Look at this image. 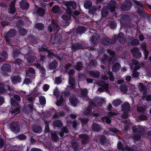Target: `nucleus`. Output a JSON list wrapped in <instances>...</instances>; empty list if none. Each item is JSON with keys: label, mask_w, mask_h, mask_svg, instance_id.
Masks as SVG:
<instances>
[{"label": "nucleus", "mask_w": 151, "mask_h": 151, "mask_svg": "<svg viewBox=\"0 0 151 151\" xmlns=\"http://www.w3.org/2000/svg\"><path fill=\"white\" fill-rule=\"evenodd\" d=\"M61 35L58 33H56L51 35L50 41L54 45L59 43L62 39Z\"/></svg>", "instance_id": "nucleus-4"}, {"label": "nucleus", "mask_w": 151, "mask_h": 151, "mask_svg": "<svg viewBox=\"0 0 151 151\" xmlns=\"http://www.w3.org/2000/svg\"><path fill=\"white\" fill-rule=\"evenodd\" d=\"M50 135L51 137L52 141L56 142L58 140L59 137L56 132L51 131L50 133Z\"/></svg>", "instance_id": "nucleus-25"}, {"label": "nucleus", "mask_w": 151, "mask_h": 151, "mask_svg": "<svg viewBox=\"0 0 151 151\" xmlns=\"http://www.w3.org/2000/svg\"><path fill=\"white\" fill-rule=\"evenodd\" d=\"M34 109L33 104H27L24 107L23 109V111L25 113H28L29 112L31 113L32 112Z\"/></svg>", "instance_id": "nucleus-16"}, {"label": "nucleus", "mask_w": 151, "mask_h": 151, "mask_svg": "<svg viewBox=\"0 0 151 151\" xmlns=\"http://www.w3.org/2000/svg\"><path fill=\"white\" fill-rule=\"evenodd\" d=\"M26 56H27V61L29 63H32L36 59V58L34 55L30 54L28 55V53L27 54Z\"/></svg>", "instance_id": "nucleus-29"}, {"label": "nucleus", "mask_w": 151, "mask_h": 151, "mask_svg": "<svg viewBox=\"0 0 151 151\" xmlns=\"http://www.w3.org/2000/svg\"><path fill=\"white\" fill-rule=\"evenodd\" d=\"M83 64L82 62H78L76 64V65H74V68L76 70H81L83 67Z\"/></svg>", "instance_id": "nucleus-41"}, {"label": "nucleus", "mask_w": 151, "mask_h": 151, "mask_svg": "<svg viewBox=\"0 0 151 151\" xmlns=\"http://www.w3.org/2000/svg\"><path fill=\"white\" fill-rule=\"evenodd\" d=\"M69 83L71 85V87L72 89L75 88V81L73 77L70 78Z\"/></svg>", "instance_id": "nucleus-42"}, {"label": "nucleus", "mask_w": 151, "mask_h": 151, "mask_svg": "<svg viewBox=\"0 0 151 151\" xmlns=\"http://www.w3.org/2000/svg\"><path fill=\"white\" fill-rule=\"evenodd\" d=\"M18 30L19 32L20 35H25L27 34V31L26 30L22 27L19 28Z\"/></svg>", "instance_id": "nucleus-52"}, {"label": "nucleus", "mask_w": 151, "mask_h": 151, "mask_svg": "<svg viewBox=\"0 0 151 151\" xmlns=\"http://www.w3.org/2000/svg\"><path fill=\"white\" fill-rule=\"evenodd\" d=\"M123 35L122 33H119L117 36L115 35L114 37L115 39L118 41L120 43L123 44L124 43L125 41V38Z\"/></svg>", "instance_id": "nucleus-18"}, {"label": "nucleus", "mask_w": 151, "mask_h": 151, "mask_svg": "<svg viewBox=\"0 0 151 151\" xmlns=\"http://www.w3.org/2000/svg\"><path fill=\"white\" fill-rule=\"evenodd\" d=\"M132 7V2L129 0H126L121 5V9L125 11L130 9Z\"/></svg>", "instance_id": "nucleus-11"}, {"label": "nucleus", "mask_w": 151, "mask_h": 151, "mask_svg": "<svg viewBox=\"0 0 151 151\" xmlns=\"http://www.w3.org/2000/svg\"><path fill=\"white\" fill-rule=\"evenodd\" d=\"M27 39L29 41L32 43H36L37 41V39L36 37L32 34L29 35Z\"/></svg>", "instance_id": "nucleus-26"}, {"label": "nucleus", "mask_w": 151, "mask_h": 151, "mask_svg": "<svg viewBox=\"0 0 151 151\" xmlns=\"http://www.w3.org/2000/svg\"><path fill=\"white\" fill-rule=\"evenodd\" d=\"M133 139L136 142L139 141L141 139V134L138 133H134Z\"/></svg>", "instance_id": "nucleus-43"}, {"label": "nucleus", "mask_w": 151, "mask_h": 151, "mask_svg": "<svg viewBox=\"0 0 151 151\" xmlns=\"http://www.w3.org/2000/svg\"><path fill=\"white\" fill-rule=\"evenodd\" d=\"M139 90L140 91H143V96L142 99H145L146 98L147 96V88L145 85H144L142 83H139Z\"/></svg>", "instance_id": "nucleus-8"}, {"label": "nucleus", "mask_w": 151, "mask_h": 151, "mask_svg": "<svg viewBox=\"0 0 151 151\" xmlns=\"http://www.w3.org/2000/svg\"><path fill=\"white\" fill-rule=\"evenodd\" d=\"M35 27L36 28L40 30H43L44 28V24L41 23L36 24Z\"/></svg>", "instance_id": "nucleus-50"}, {"label": "nucleus", "mask_w": 151, "mask_h": 151, "mask_svg": "<svg viewBox=\"0 0 151 151\" xmlns=\"http://www.w3.org/2000/svg\"><path fill=\"white\" fill-rule=\"evenodd\" d=\"M39 99L40 104L42 105H45L46 104L45 97L43 96H41L39 97Z\"/></svg>", "instance_id": "nucleus-51"}, {"label": "nucleus", "mask_w": 151, "mask_h": 151, "mask_svg": "<svg viewBox=\"0 0 151 151\" xmlns=\"http://www.w3.org/2000/svg\"><path fill=\"white\" fill-rule=\"evenodd\" d=\"M16 138L19 140H23L26 139L27 137L26 135L22 134L18 135Z\"/></svg>", "instance_id": "nucleus-60"}, {"label": "nucleus", "mask_w": 151, "mask_h": 151, "mask_svg": "<svg viewBox=\"0 0 151 151\" xmlns=\"http://www.w3.org/2000/svg\"><path fill=\"white\" fill-rule=\"evenodd\" d=\"M97 11L96 8L93 6L89 9L88 13L91 14H94Z\"/></svg>", "instance_id": "nucleus-58"}, {"label": "nucleus", "mask_w": 151, "mask_h": 151, "mask_svg": "<svg viewBox=\"0 0 151 151\" xmlns=\"http://www.w3.org/2000/svg\"><path fill=\"white\" fill-rule=\"evenodd\" d=\"M112 42V40L108 37L104 38L102 40V43L104 45L109 46Z\"/></svg>", "instance_id": "nucleus-27"}, {"label": "nucleus", "mask_w": 151, "mask_h": 151, "mask_svg": "<svg viewBox=\"0 0 151 151\" xmlns=\"http://www.w3.org/2000/svg\"><path fill=\"white\" fill-rule=\"evenodd\" d=\"M99 86L101 87L98 89V90L100 92H102L104 91H107L109 90V84L108 83H106L104 82H102L99 83Z\"/></svg>", "instance_id": "nucleus-12"}, {"label": "nucleus", "mask_w": 151, "mask_h": 151, "mask_svg": "<svg viewBox=\"0 0 151 151\" xmlns=\"http://www.w3.org/2000/svg\"><path fill=\"white\" fill-rule=\"evenodd\" d=\"M139 41L137 39H133L131 42L130 45H132L137 46L139 45Z\"/></svg>", "instance_id": "nucleus-59"}, {"label": "nucleus", "mask_w": 151, "mask_h": 151, "mask_svg": "<svg viewBox=\"0 0 151 151\" xmlns=\"http://www.w3.org/2000/svg\"><path fill=\"white\" fill-rule=\"evenodd\" d=\"M69 101L72 106L76 107L79 102V99L75 96H71L69 98Z\"/></svg>", "instance_id": "nucleus-19"}, {"label": "nucleus", "mask_w": 151, "mask_h": 151, "mask_svg": "<svg viewBox=\"0 0 151 151\" xmlns=\"http://www.w3.org/2000/svg\"><path fill=\"white\" fill-rule=\"evenodd\" d=\"M78 145L76 141H73L72 143V147L74 151H79Z\"/></svg>", "instance_id": "nucleus-47"}, {"label": "nucleus", "mask_w": 151, "mask_h": 151, "mask_svg": "<svg viewBox=\"0 0 151 151\" xmlns=\"http://www.w3.org/2000/svg\"><path fill=\"white\" fill-rule=\"evenodd\" d=\"M52 125L54 127L60 128L62 126L63 123L61 120H57L53 122Z\"/></svg>", "instance_id": "nucleus-34"}, {"label": "nucleus", "mask_w": 151, "mask_h": 151, "mask_svg": "<svg viewBox=\"0 0 151 151\" xmlns=\"http://www.w3.org/2000/svg\"><path fill=\"white\" fill-rule=\"evenodd\" d=\"M122 103V101L120 99H117L114 101L112 103V104L114 106L117 107L119 105H120Z\"/></svg>", "instance_id": "nucleus-49"}, {"label": "nucleus", "mask_w": 151, "mask_h": 151, "mask_svg": "<svg viewBox=\"0 0 151 151\" xmlns=\"http://www.w3.org/2000/svg\"><path fill=\"white\" fill-rule=\"evenodd\" d=\"M79 138L81 139V143L83 145H86L89 142V137L86 134H80L79 135Z\"/></svg>", "instance_id": "nucleus-14"}, {"label": "nucleus", "mask_w": 151, "mask_h": 151, "mask_svg": "<svg viewBox=\"0 0 151 151\" xmlns=\"http://www.w3.org/2000/svg\"><path fill=\"white\" fill-rule=\"evenodd\" d=\"M117 3L116 2L114 1H111L110 2L107 3V6L111 12H114L115 10L116 5Z\"/></svg>", "instance_id": "nucleus-15"}, {"label": "nucleus", "mask_w": 151, "mask_h": 151, "mask_svg": "<svg viewBox=\"0 0 151 151\" xmlns=\"http://www.w3.org/2000/svg\"><path fill=\"white\" fill-rule=\"evenodd\" d=\"M132 131L134 133H137L138 134H140L142 135L144 134L145 130L142 127L137 126L134 125L132 128Z\"/></svg>", "instance_id": "nucleus-9"}, {"label": "nucleus", "mask_w": 151, "mask_h": 151, "mask_svg": "<svg viewBox=\"0 0 151 151\" xmlns=\"http://www.w3.org/2000/svg\"><path fill=\"white\" fill-rule=\"evenodd\" d=\"M19 4L20 8L23 9L27 10L29 7V4L25 0H22Z\"/></svg>", "instance_id": "nucleus-17"}, {"label": "nucleus", "mask_w": 151, "mask_h": 151, "mask_svg": "<svg viewBox=\"0 0 151 151\" xmlns=\"http://www.w3.org/2000/svg\"><path fill=\"white\" fill-rule=\"evenodd\" d=\"M1 70L3 76H6L11 71V66L9 64H3L1 67Z\"/></svg>", "instance_id": "nucleus-3"}, {"label": "nucleus", "mask_w": 151, "mask_h": 151, "mask_svg": "<svg viewBox=\"0 0 151 151\" xmlns=\"http://www.w3.org/2000/svg\"><path fill=\"white\" fill-rule=\"evenodd\" d=\"M103 101L102 99H93L91 100L89 102L90 105L91 106H101L103 104Z\"/></svg>", "instance_id": "nucleus-7"}, {"label": "nucleus", "mask_w": 151, "mask_h": 151, "mask_svg": "<svg viewBox=\"0 0 151 151\" xmlns=\"http://www.w3.org/2000/svg\"><path fill=\"white\" fill-rule=\"evenodd\" d=\"M72 49L73 50L76 51L78 49H82L83 48L82 44L79 42L74 43L72 45Z\"/></svg>", "instance_id": "nucleus-21"}, {"label": "nucleus", "mask_w": 151, "mask_h": 151, "mask_svg": "<svg viewBox=\"0 0 151 151\" xmlns=\"http://www.w3.org/2000/svg\"><path fill=\"white\" fill-rule=\"evenodd\" d=\"M88 91L86 88H85L81 90V96L83 98L86 97L87 95Z\"/></svg>", "instance_id": "nucleus-48"}, {"label": "nucleus", "mask_w": 151, "mask_h": 151, "mask_svg": "<svg viewBox=\"0 0 151 151\" xmlns=\"http://www.w3.org/2000/svg\"><path fill=\"white\" fill-rule=\"evenodd\" d=\"M117 148L119 150L124 151V145L121 141L118 142L117 144Z\"/></svg>", "instance_id": "nucleus-62"}, {"label": "nucleus", "mask_w": 151, "mask_h": 151, "mask_svg": "<svg viewBox=\"0 0 151 151\" xmlns=\"http://www.w3.org/2000/svg\"><path fill=\"white\" fill-rule=\"evenodd\" d=\"M8 55L6 52L2 51L0 53V63L8 59Z\"/></svg>", "instance_id": "nucleus-24"}, {"label": "nucleus", "mask_w": 151, "mask_h": 151, "mask_svg": "<svg viewBox=\"0 0 151 151\" xmlns=\"http://www.w3.org/2000/svg\"><path fill=\"white\" fill-rule=\"evenodd\" d=\"M11 130L15 134L18 133L20 131V128L19 123L17 122H13L10 125Z\"/></svg>", "instance_id": "nucleus-5"}, {"label": "nucleus", "mask_w": 151, "mask_h": 151, "mask_svg": "<svg viewBox=\"0 0 151 151\" xmlns=\"http://www.w3.org/2000/svg\"><path fill=\"white\" fill-rule=\"evenodd\" d=\"M89 75L92 78H98L100 76V73L98 71L91 70L89 72Z\"/></svg>", "instance_id": "nucleus-22"}, {"label": "nucleus", "mask_w": 151, "mask_h": 151, "mask_svg": "<svg viewBox=\"0 0 151 151\" xmlns=\"http://www.w3.org/2000/svg\"><path fill=\"white\" fill-rule=\"evenodd\" d=\"M92 128L93 131L95 132H99L101 130L100 125L96 123H94L93 124Z\"/></svg>", "instance_id": "nucleus-31"}, {"label": "nucleus", "mask_w": 151, "mask_h": 151, "mask_svg": "<svg viewBox=\"0 0 151 151\" xmlns=\"http://www.w3.org/2000/svg\"><path fill=\"white\" fill-rule=\"evenodd\" d=\"M12 83L15 85L20 83L22 81V78L20 75L18 74H14L10 78Z\"/></svg>", "instance_id": "nucleus-6"}, {"label": "nucleus", "mask_w": 151, "mask_h": 151, "mask_svg": "<svg viewBox=\"0 0 151 151\" xmlns=\"http://www.w3.org/2000/svg\"><path fill=\"white\" fill-rule=\"evenodd\" d=\"M121 65L118 63H114L112 67V71L114 72H116L119 71L120 69Z\"/></svg>", "instance_id": "nucleus-35"}, {"label": "nucleus", "mask_w": 151, "mask_h": 151, "mask_svg": "<svg viewBox=\"0 0 151 151\" xmlns=\"http://www.w3.org/2000/svg\"><path fill=\"white\" fill-rule=\"evenodd\" d=\"M92 3L90 1H86L84 4V6L86 9H89L92 7Z\"/></svg>", "instance_id": "nucleus-44"}, {"label": "nucleus", "mask_w": 151, "mask_h": 151, "mask_svg": "<svg viewBox=\"0 0 151 151\" xmlns=\"http://www.w3.org/2000/svg\"><path fill=\"white\" fill-rule=\"evenodd\" d=\"M58 65V62L54 60L52 63H50L49 65V68L50 69H55Z\"/></svg>", "instance_id": "nucleus-32"}, {"label": "nucleus", "mask_w": 151, "mask_h": 151, "mask_svg": "<svg viewBox=\"0 0 151 151\" xmlns=\"http://www.w3.org/2000/svg\"><path fill=\"white\" fill-rule=\"evenodd\" d=\"M67 123L69 124H71L72 125V126L73 128L74 129L76 128L77 127V122L75 121H73L69 120H68L67 119Z\"/></svg>", "instance_id": "nucleus-63"}, {"label": "nucleus", "mask_w": 151, "mask_h": 151, "mask_svg": "<svg viewBox=\"0 0 151 151\" xmlns=\"http://www.w3.org/2000/svg\"><path fill=\"white\" fill-rule=\"evenodd\" d=\"M16 30L14 29H11L7 32L4 33V36L6 42L9 43L11 42V38L14 37L16 34Z\"/></svg>", "instance_id": "nucleus-2"}, {"label": "nucleus", "mask_w": 151, "mask_h": 151, "mask_svg": "<svg viewBox=\"0 0 151 151\" xmlns=\"http://www.w3.org/2000/svg\"><path fill=\"white\" fill-rule=\"evenodd\" d=\"M109 24L111 29H114L117 27V23L115 21H111L109 22Z\"/></svg>", "instance_id": "nucleus-61"}, {"label": "nucleus", "mask_w": 151, "mask_h": 151, "mask_svg": "<svg viewBox=\"0 0 151 151\" xmlns=\"http://www.w3.org/2000/svg\"><path fill=\"white\" fill-rule=\"evenodd\" d=\"M131 52L133 54L134 58L138 59L141 57L142 53L139 52V49L137 47H134L131 50Z\"/></svg>", "instance_id": "nucleus-10"}, {"label": "nucleus", "mask_w": 151, "mask_h": 151, "mask_svg": "<svg viewBox=\"0 0 151 151\" xmlns=\"http://www.w3.org/2000/svg\"><path fill=\"white\" fill-rule=\"evenodd\" d=\"M16 9L15 6H9V8L8 13L11 14H13L15 13Z\"/></svg>", "instance_id": "nucleus-64"}, {"label": "nucleus", "mask_w": 151, "mask_h": 151, "mask_svg": "<svg viewBox=\"0 0 151 151\" xmlns=\"http://www.w3.org/2000/svg\"><path fill=\"white\" fill-rule=\"evenodd\" d=\"M120 89L121 91L124 93L127 92V91L128 87L127 85L125 84H122L120 86Z\"/></svg>", "instance_id": "nucleus-45"}, {"label": "nucleus", "mask_w": 151, "mask_h": 151, "mask_svg": "<svg viewBox=\"0 0 151 151\" xmlns=\"http://www.w3.org/2000/svg\"><path fill=\"white\" fill-rule=\"evenodd\" d=\"M14 63L15 64L16 68H21V66L23 65V61L22 60L19 59H14Z\"/></svg>", "instance_id": "nucleus-28"}, {"label": "nucleus", "mask_w": 151, "mask_h": 151, "mask_svg": "<svg viewBox=\"0 0 151 151\" xmlns=\"http://www.w3.org/2000/svg\"><path fill=\"white\" fill-rule=\"evenodd\" d=\"M49 48L45 44H43L40 47L39 49V52H47L49 51Z\"/></svg>", "instance_id": "nucleus-30"}, {"label": "nucleus", "mask_w": 151, "mask_h": 151, "mask_svg": "<svg viewBox=\"0 0 151 151\" xmlns=\"http://www.w3.org/2000/svg\"><path fill=\"white\" fill-rule=\"evenodd\" d=\"M146 110V106H137V110L138 112H143L145 113V112Z\"/></svg>", "instance_id": "nucleus-46"}, {"label": "nucleus", "mask_w": 151, "mask_h": 151, "mask_svg": "<svg viewBox=\"0 0 151 151\" xmlns=\"http://www.w3.org/2000/svg\"><path fill=\"white\" fill-rule=\"evenodd\" d=\"M107 138L106 137L103 135H101L99 138V140L101 145H103L106 143Z\"/></svg>", "instance_id": "nucleus-38"}, {"label": "nucleus", "mask_w": 151, "mask_h": 151, "mask_svg": "<svg viewBox=\"0 0 151 151\" xmlns=\"http://www.w3.org/2000/svg\"><path fill=\"white\" fill-rule=\"evenodd\" d=\"M65 5L66 7V12L68 14L71 15L73 13V10H76L77 9V3L74 1H66Z\"/></svg>", "instance_id": "nucleus-1"}, {"label": "nucleus", "mask_w": 151, "mask_h": 151, "mask_svg": "<svg viewBox=\"0 0 151 151\" xmlns=\"http://www.w3.org/2000/svg\"><path fill=\"white\" fill-rule=\"evenodd\" d=\"M63 102V95H61L59 100L57 99V101L56 103V104L58 106H60Z\"/></svg>", "instance_id": "nucleus-57"}, {"label": "nucleus", "mask_w": 151, "mask_h": 151, "mask_svg": "<svg viewBox=\"0 0 151 151\" xmlns=\"http://www.w3.org/2000/svg\"><path fill=\"white\" fill-rule=\"evenodd\" d=\"M20 54V52L18 49H14L12 55L14 58L18 57L19 55Z\"/></svg>", "instance_id": "nucleus-53"}, {"label": "nucleus", "mask_w": 151, "mask_h": 151, "mask_svg": "<svg viewBox=\"0 0 151 151\" xmlns=\"http://www.w3.org/2000/svg\"><path fill=\"white\" fill-rule=\"evenodd\" d=\"M51 11L55 14H58L62 12V10L60 7L58 5H55L52 8Z\"/></svg>", "instance_id": "nucleus-23"}, {"label": "nucleus", "mask_w": 151, "mask_h": 151, "mask_svg": "<svg viewBox=\"0 0 151 151\" xmlns=\"http://www.w3.org/2000/svg\"><path fill=\"white\" fill-rule=\"evenodd\" d=\"M142 50H143V53L145 55L144 59L147 60L148 57L149 52L147 50V47L145 45H144L142 47Z\"/></svg>", "instance_id": "nucleus-36"}, {"label": "nucleus", "mask_w": 151, "mask_h": 151, "mask_svg": "<svg viewBox=\"0 0 151 151\" xmlns=\"http://www.w3.org/2000/svg\"><path fill=\"white\" fill-rule=\"evenodd\" d=\"M37 14L40 16H43L45 14V11L44 9L39 7L36 12Z\"/></svg>", "instance_id": "nucleus-39"}, {"label": "nucleus", "mask_w": 151, "mask_h": 151, "mask_svg": "<svg viewBox=\"0 0 151 151\" xmlns=\"http://www.w3.org/2000/svg\"><path fill=\"white\" fill-rule=\"evenodd\" d=\"M80 120L82 126H83L88 123L89 121V119L88 118L84 117L82 118H81Z\"/></svg>", "instance_id": "nucleus-54"}, {"label": "nucleus", "mask_w": 151, "mask_h": 151, "mask_svg": "<svg viewBox=\"0 0 151 151\" xmlns=\"http://www.w3.org/2000/svg\"><path fill=\"white\" fill-rule=\"evenodd\" d=\"M20 106L15 107L12 109H11V113H20Z\"/></svg>", "instance_id": "nucleus-55"}, {"label": "nucleus", "mask_w": 151, "mask_h": 151, "mask_svg": "<svg viewBox=\"0 0 151 151\" xmlns=\"http://www.w3.org/2000/svg\"><path fill=\"white\" fill-rule=\"evenodd\" d=\"M62 18L63 19V22L64 23V22H65L66 23V24H68L69 23L68 21H70L71 18L69 16L65 15H63L62 16Z\"/></svg>", "instance_id": "nucleus-56"}, {"label": "nucleus", "mask_w": 151, "mask_h": 151, "mask_svg": "<svg viewBox=\"0 0 151 151\" xmlns=\"http://www.w3.org/2000/svg\"><path fill=\"white\" fill-rule=\"evenodd\" d=\"M130 105L127 102H125L121 106V111L123 113H128L130 110Z\"/></svg>", "instance_id": "nucleus-13"}, {"label": "nucleus", "mask_w": 151, "mask_h": 151, "mask_svg": "<svg viewBox=\"0 0 151 151\" xmlns=\"http://www.w3.org/2000/svg\"><path fill=\"white\" fill-rule=\"evenodd\" d=\"M7 86L3 83L0 84V93H6Z\"/></svg>", "instance_id": "nucleus-37"}, {"label": "nucleus", "mask_w": 151, "mask_h": 151, "mask_svg": "<svg viewBox=\"0 0 151 151\" xmlns=\"http://www.w3.org/2000/svg\"><path fill=\"white\" fill-rule=\"evenodd\" d=\"M87 30L86 27L83 26H79L76 29V31L79 34H81Z\"/></svg>", "instance_id": "nucleus-33"}, {"label": "nucleus", "mask_w": 151, "mask_h": 151, "mask_svg": "<svg viewBox=\"0 0 151 151\" xmlns=\"http://www.w3.org/2000/svg\"><path fill=\"white\" fill-rule=\"evenodd\" d=\"M31 128L32 131L34 133L40 134L42 132V127L38 125H33Z\"/></svg>", "instance_id": "nucleus-20"}, {"label": "nucleus", "mask_w": 151, "mask_h": 151, "mask_svg": "<svg viewBox=\"0 0 151 151\" xmlns=\"http://www.w3.org/2000/svg\"><path fill=\"white\" fill-rule=\"evenodd\" d=\"M125 149L127 151H137L138 147L137 146L133 145L131 147L126 146Z\"/></svg>", "instance_id": "nucleus-40"}]
</instances>
